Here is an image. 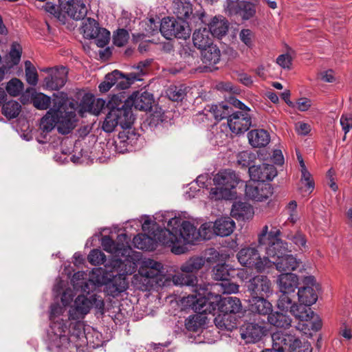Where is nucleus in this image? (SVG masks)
<instances>
[{"label": "nucleus", "instance_id": "obj_34", "mask_svg": "<svg viewBox=\"0 0 352 352\" xmlns=\"http://www.w3.org/2000/svg\"><path fill=\"white\" fill-rule=\"evenodd\" d=\"M235 228V222L229 217L217 219L214 223L213 230L216 235L227 236L230 235Z\"/></svg>", "mask_w": 352, "mask_h": 352}, {"label": "nucleus", "instance_id": "obj_42", "mask_svg": "<svg viewBox=\"0 0 352 352\" xmlns=\"http://www.w3.org/2000/svg\"><path fill=\"white\" fill-rule=\"evenodd\" d=\"M188 90L185 85H170L166 90V96L173 102H182L186 97Z\"/></svg>", "mask_w": 352, "mask_h": 352}, {"label": "nucleus", "instance_id": "obj_31", "mask_svg": "<svg viewBox=\"0 0 352 352\" xmlns=\"http://www.w3.org/2000/svg\"><path fill=\"white\" fill-rule=\"evenodd\" d=\"M230 23L223 16H214L208 23V30L212 36L221 38L227 34Z\"/></svg>", "mask_w": 352, "mask_h": 352}, {"label": "nucleus", "instance_id": "obj_15", "mask_svg": "<svg viewBox=\"0 0 352 352\" xmlns=\"http://www.w3.org/2000/svg\"><path fill=\"white\" fill-rule=\"evenodd\" d=\"M301 281L302 285L298 287L296 295L300 305L310 307L317 301L316 292L320 290L321 286L314 276H303Z\"/></svg>", "mask_w": 352, "mask_h": 352}, {"label": "nucleus", "instance_id": "obj_29", "mask_svg": "<svg viewBox=\"0 0 352 352\" xmlns=\"http://www.w3.org/2000/svg\"><path fill=\"white\" fill-rule=\"evenodd\" d=\"M139 274L146 278H155L164 275L163 266L161 263L148 258L144 261L139 268Z\"/></svg>", "mask_w": 352, "mask_h": 352}, {"label": "nucleus", "instance_id": "obj_10", "mask_svg": "<svg viewBox=\"0 0 352 352\" xmlns=\"http://www.w3.org/2000/svg\"><path fill=\"white\" fill-rule=\"evenodd\" d=\"M160 31L166 39L175 37L186 40L190 37L191 34V29L188 21L170 16H166L162 19Z\"/></svg>", "mask_w": 352, "mask_h": 352}, {"label": "nucleus", "instance_id": "obj_25", "mask_svg": "<svg viewBox=\"0 0 352 352\" xmlns=\"http://www.w3.org/2000/svg\"><path fill=\"white\" fill-rule=\"evenodd\" d=\"M175 228V234H177L179 244H184L185 246L187 244H193L201 236L199 231L188 221H182L179 229L177 227Z\"/></svg>", "mask_w": 352, "mask_h": 352}, {"label": "nucleus", "instance_id": "obj_41", "mask_svg": "<svg viewBox=\"0 0 352 352\" xmlns=\"http://www.w3.org/2000/svg\"><path fill=\"white\" fill-rule=\"evenodd\" d=\"M133 243L135 248L144 250L152 251L155 249V241L153 235L149 234H138L134 236Z\"/></svg>", "mask_w": 352, "mask_h": 352}, {"label": "nucleus", "instance_id": "obj_30", "mask_svg": "<svg viewBox=\"0 0 352 352\" xmlns=\"http://www.w3.org/2000/svg\"><path fill=\"white\" fill-rule=\"evenodd\" d=\"M269 296H254L249 299V309L254 314L269 316L272 311V305L267 300Z\"/></svg>", "mask_w": 352, "mask_h": 352}, {"label": "nucleus", "instance_id": "obj_4", "mask_svg": "<svg viewBox=\"0 0 352 352\" xmlns=\"http://www.w3.org/2000/svg\"><path fill=\"white\" fill-rule=\"evenodd\" d=\"M142 230L153 235L155 243H159L171 247V252L175 254L179 255L188 250V248L184 244H179L177 234H175V227L172 229L162 228L156 222H152L150 219H146L142 224Z\"/></svg>", "mask_w": 352, "mask_h": 352}, {"label": "nucleus", "instance_id": "obj_52", "mask_svg": "<svg viewBox=\"0 0 352 352\" xmlns=\"http://www.w3.org/2000/svg\"><path fill=\"white\" fill-rule=\"evenodd\" d=\"M23 89V83L16 78H12L6 87V91L12 96H19Z\"/></svg>", "mask_w": 352, "mask_h": 352}, {"label": "nucleus", "instance_id": "obj_1", "mask_svg": "<svg viewBox=\"0 0 352 352\" xmlns=\"http://www.w3.org/2000/svg\"><path fill=\"white\" fill-rule=\"evenodd\" d=\"M195 309L208 311L209 314L220 313L235 315L242 310V305L237 297L225 296L212 292L208 286L198 288L197 296H190L188 300Z\"/></svg>", "mask_w": 352, "mask_h": 352}, {"label": "nucleus", "instance_id": "obj_39", "mask_svg": "<svg viewBox=\"0 0 352 352\" xmlns=\"http://www.w3.org/2000/svg\"><path fill=\"white\" fill-rule=\"evenodd\" d=\"M250 144L254 147H263L269 144L270 138L267 131L254 129L248 134Z\"/></svg>", "mask_w": 352, "mask_h": 352}, {"label": "nucleus", "instance_id": "obj_61", "mask_svg": "<svg viewBox=\"0 0 352 352\" xmlns=\"http://www.w3.org/2000/svg\"><path fill=\"white\" fill-rule=\"evenodd\" d=\"M254 37V34L250 29H243L239 33V38L241 41L248 47H252L253 46Z\"/></svg>", "mask_w": 352, "mask_h": 352}, {"label": "nucleus", "instance_id": "obj_14", "mask_svg": "<svg viewBox=\"0 0 352 352\" xmlns=\"http://www.w3.org/2000/svg\"><path fill=\"white\" fill-rule=\"evenodd\" d=\"M52 107L49 109L57 111V115L65 117V119L71 118L72 122L76 124L77 122L76 114V105L78 102L72 100L68 101L67 94L63 91H58L52 94Z\"/></svg>", "mask_w": 352, "mask_h": 352}, {"label": "nucleus", "instance_id": "obj_45", "mask_svg": "<svg viewBox=\"0 0 352 352\" xmlns=\"http://www.w3.org/2000/svg\"><path fill=\"white\" fill-rule=\"evenodd\" d=\"M52 98L46 94L37 92L34 89V93L32 96V104L39 110H47L50 107Z\"/></svg>", "mask_w": 352, "mask_h": 352}, {"label": "nucleus", "instance_id": "obj_58", "mask_svg": "<svg viewBox=\"0 0 352 352\" xmlns=\"http://www.w3.org/2000/svg\"><path fill=\"white\" fill-rule=\"evenodd\" d=\"M22 54V47L16 42H14L11 45L10 52V56L12 60L13 65H16L19 63Z\"/></svg>", "mask_w": 352, "mask_h": 352}, {"label": "nucleus", "instance_id": "obj_63", "mask_svg": "<svg viewBox=\"0 0 352 352\" xmlns=\"http://www.w3.org/2000/svg\"><path fill=\"white\" fill-rule=\"evenodd\" d=\"M107 103L108 102H107L105 100L102 99V98H98L96 101V102H93V107L91 109V114L93 115H95V116H98L100 112L102 111V109H104V107H106L109 111L108 113L109 112V109L107 106Z\"/></svg>", "mask_w": 352, "mask_h": 352}, {"label": "nucleus", "instance_id": "obj_46", "mask_svg": "<svg viewBox=\"0 0 352 352\" xmlns=\"http://www.w3.org/2000/svg\"><path fill=\"white\" fill-rule=\"evenodd\" d=\"M65 12L72 19L78 21L84 19L87 13V9L85 3L77 1L72 4V7H69Z\"/></svg>", "mask_w": 352, "mask_h": 352}, {"label": "nucleus", "instance_id": "obj_3", "mask_svg": "<svg viewBox=\"0 0 352 352\" xmlns=\"http://www.w3.org/2000/svg\"><path fill=\"white\" fill-rule=\"evenodd\" d=\"M135 117L133 114H130L126 110L120 113L113 111L109 109V112L106 115L105 119L102 123V129L106 133L113 132L117 126H120L122 129L120 131L118 138L120 144H132L134 140H138L140 135L135 129L133 128Z\"/></svg>", "mask_w": 352, "mask_h": 352}, {"label": "nucleus", "instance_id": "obj_7", "mask_svg": "<svg viewBox=\"0 0 352 352\" xmlns=\"http://www.w3.org/2000/svg\"><path fill=\"white\" fill-rule=\"evenodd\" d=\"M57 111L49 109L45 116L40 120L38 130L41 131L40 138L37 141L40 144L47 142V135L57 126V130L62 135L69 134L76 126V124L72 122L71 118L65 119V117L57 115Z\"/></svg>", "mask_w": 352, "mask_h": 352}, {"label": "nucleus", "instance_id": "obj_8", "mask_svg": "<svg viewBox=\"0 0 352 352\" xmlns=\"http://www.w3.org/2000/svg\"><path fill=\"white\" fill-rule=\"evenodd\" d=\"M272 340L277 352H312L310 342H302L296 334L276 331L272 334Z\"/></svg>", "mask_w": 352, "mask_h": 352}, {"label": "nucleus", "instance_id": "obj_5", "mask_svg": "<svg viewBox=\"0 0 352 352\" xmlns=\"http://www.w3.org/2000/svg\"><path fill=\"white\" fill-rule=\"evenodd\" d=\"M206 264V259L202 256H194L190 257L180 265L181 273L173 276L176 285L191 286L194 290L202 287L198 285V275ZM206 286V285L203 287Z\"/></svg>", "mask_w": 352, "mask_h": 352}, {"label": "nucleus", "instance_id": "obj_38", "mask_svg": "<svg viewBox=\"0 0 352 352\" xmlns=\"http://www.w3.org/2000/svg\"><path fill=\"white\" fill-rule=\"evenodd\" d=\"M267 321L271 325L278 329H286L291 327L292 320L287 314L272 310L267 316Z\"/></svg>", "mask_w": 352, "mask_h": 352}, {"label": "nucleus", "instance_id": "obj_57", "mask_svg": "<svg viewBox=\"0 0 352 352\" xmlns=\"http://www.w3.org/2000/svg\"><path fill=\"white\" fill-rule=\"evenodd\" d=\"M129 38V34L125 29H119L117 33L113 34V44L118 47L124 46Z\"/></svg>", "mask_w": 352, "mask_h": 352}, {"label": "nucleus", "instance_id": "obj_62", "mask_svg": "<svg viewBox=\"0 0 352 352\" xmlns=\"http://www.w3.org/2000/svg\"><path fill=\"white\" fill-rule=\"evenodd\" d=\"M115 241L116 243V245H117L120 252L124 251L127 248H130V245H129L130 238L128 236V235L126 234H118L117 236V239Z\"/></svg>", "mask_w": 352, "mask_h": 352}, {"label": "nucleus", "instance_id": "obj_50", "mask_svg": "<svg viewBox=\"0 0 352 352\" xmlns=\"http://www.w3.org/2000/svg\"><path fill=\"white\" fill-rule=\"evenodd\" d=\"M25 72L27 82L32 86H36L38 83V76L35 67L30 60L25 61Z\"/></svg>", "mask_w": 352, "mask_h": 352}, {"label": "nucleus", "instance_id": "obj_11", "mask_svg": "<svg viewBox=\"0 0 352 352\" xmlns=\"http://www.w3.org/2000/svg\"><path fill=\"white\" fill-rule=\"evenodd\" d=\"M259 252L261 251L257 247H245L239 251L236 257L241 265L263 272L270 267V261L265 256L261 258Z\"/></svg>", "mask_w": 352, "mask_h": 352}, {"label": "nucleus", "instance_id": "obj_37", "mask_svg": "<svg viewBox=\"0 0 352 352\" xmlns=\"http://www.w3.org/2000/svg\"><path fill=\"white\" fill-rule=\"evenodd\" d=\"M201 60L203 63L208 66H214L221 60V51L214 44L201 50Z\"/></svg>", "mask_w": 352, "mask_h": 352}, {"label": "nucleus", "instance_id": "obj_40", "mask_svg": "<svg viewBox=\"0 0 352 352\" xmlns=\"http://www.w3.org/2000/svg\"><path fill=\"white\" fill-rule=\"evenodd\" d=\"M82 344L74 343L69 336L60 334L50 344V348L54 349L56 352H67L69 348H78Z\"/></svg>", "mask_w": 352, "mask_h": 352}, {"label": "nucleus", "instance_id": "obj_43", "mask_svg": "<svg viewBox=\"0 0 352 352\" xmlns=\"http://www.w3.org/2000/svg\"><path fill=\"white\" fill-rule=\"evenodd\" d=\"M1 106V113L8 120L16 118L21 110L20 104L13 100L4 102Z\"/></svg>", "mask_w": 352, "mask_h": 352}, {"label": "nucleus", "instance_id": "obj_48", "mask_svg": "<svg viewBox=\"0 0 352 352\" xmlns=\"http://www.w3.org/2000/svg\"><path fill=\"white\" fill-rule=\"evenodd\" d=\"M96 279H99L98 269L92 272L90 278L87 280H82L80 283H77L76 285H80L82 292L89 294L100 287L95 280Z\"/></svg>", "mask_w": 352, "mask_h": 352}, {"label": "nucleus", "instance_id": "obj_49", "mask_svg": "<svg viewBox=\"0 0 352 352\" xmlns=\"http://www.w3.org/2000/svg\"><path fill=\"white\" fill-rule=\"evenodd\" d=\"M280 235V231L276 228H273L269 231L268 226L265 225L263 227L261 232L258 234V245H263L265 243L269 240H272V238L279 236Z\"/></svg>", "mask_w": 352, "mask_h": 352}, {"label": "nucleus", "instance_id": "obj_20", "mask_svg": "<svg viewBox=\"0 0 352 352\" xmlns=\"http://www.w3.org/2000/svg\"><path fill=\"white\" fill-rule=\"evenodd\" d=\"M228 12L230 16H239L248 21L256 14V5L248 1L232 0L228 2Z\"/></svg>", "mask_w": 352, "mask_h": 352}, {"label": "nucleus", "instance_id": "obj_21", "mask_svg": "<svg viewBox=\"0 0 352 352\" xmlns=\"http://www.w3.org/2000/svg\"><path fill=\"white\" fill-rule=\"evenodd\" d=\"M273 194V188L269 183L254 182L246 184L245 196L248 199L256 201L267 200Z\"/></svg>", "mask_w": 352, "mask_h": 352}, {"label": "nucleus", "instance_id": "obj_22", "mask_svg": "<svg viewBox=\"0 0 352 352\" xmlns=\"http://www.w3.org/2000/svg\"><path fill=\"white\" fill-rule=\"evenodd\" d=\"M248 173L250 179L254 182H264L272 181L277 175V170L272 164L262 163L249 167Z\"/></svg>", "mask_w": 352, "mask_h": 352}, {"label": "nucleus", "instance_id": "obj_33", "mask_svg": "<svg viewBox=\"0 0 352 352\" xmlns=\"http://www.w3.org/2000/svg\"><path fill=\"white\" fill-rule=\"evenodd\" d=\"M173 12L178 19H187L195 18L192 13V5L189 0H174L173 2Z\"/></svg>", "mask_w": 352, "mask_h": 352}, {"label": "nucleus", "instance_id": "obj_51", "mask_svg": "<svg viewBox=\"0 0 352 352\" xmlns=\"http://www.w3.org/2000/svg\"><path fill=\"white\" fill-rule=\"evenodd\" d=\"M75 309L77 312L80 314L85 315L89 313L91 309V301L90 298H87L84 295L78 296L75 301Z\"/></svg>", "mask_w": 352, "mask_h": 352}, {"label": "nucleus", "instance_id": "obj_60", "mask_svg": "<svg viewBox=\"0 0 352 352\" xmlns=\"http://www.w3.org/2000/svg\"><path fill=\"white\" fill-rule=\"evenodd\" d=\"M80 324L72 325V324L69 325V337L74 343L85 337V332L80 329Z\"/></svg>", "mask_w": 352, "mask_h": 352}, {"label": "nucleus", "instance_id": "obj_47", "mask_svg": "<svg viewBox=\"0 0 352 352\" xmlns=\"http://www.w3.org/2000/svg\"><path fill=\"white\" fill-rule=\"evenodd\" d=\"M94 96L90 93L84 94L80 102L76 105V112L78 111L79 116L82 118L85 116L87 112L91 113Z\"/></svg>", "mask_w": 352, "mask_h": 352}, {"label": "nucleus", "instance_id": "obj_12", "mask_svg": "<svg viewBox=\"0 0 352 352\" xmlns=\"http://www.w3.org/2000/svg\"><path fill=\"white\" fill-rule=\"evenodd\" d=\"M135 79L133 74H125L118 69H115L104 76V80L98 85V89L101 93H107L115 85L116 89L122 91L129 89Z\"/></svg>", "mask_w": 352, "mask_h": 352}, {"label": "nucleus", "instance_id": "obj_19", "mask_svg": "<svg viewBox=\"0 0 352 352\" xmlns=\"http://www.w3.org/2000/svg\"><path fill=\"white\" fill-rule=\"evenodd\" d=\"M250 297L270 296L272 294V284L265 275H256L245 282V285Z\"/></svg>", "mask_w": 352, "mask_h": 352}, {"label": "nucleus", "instance_id": "obj_32", "mask_svg": "<svg viewBox=\"0 0 352 352\" xmlns=\"http://www.w3.org/2000/svg\"><path fill=\"white\" fill-rule=\"evenodd\" d=\"M230 214L236 220L245 221L253 217L254 210L250 204L238 201L233 203Z\"/></svg>", "mask_w": 352, "mask_h": 352}, {"label": "nucleus", "instance_id": "obj_16", "mask_svg": "<svg viewBox=\"0 0 352 352\" xmlns=\"http://www.w3.org/2000/svg\"><path fill=\"white\" fill-rule=\"evenodd\" d=\"M198 295V288L196 290H194V294H191L188 295L186 297H184L182 298V304L186 309H190L196 312L195 314L190 315L188 318H186L184 326L185 329L188 332L197 333L202 329H205L206 325L207 324L208 317L206 314L209 311H202V310L195 309L192 308V306L188 300V298L190 296H197Z\"/></svg>", "mask_w": 352, "mask_h": 352}, {"label": "nucleus", "instance_id": "obj_13", "mask_svg": "<svg viewBox=\"0 0 352 352\" xmlns=\"http://www.w3.org/2000/svg\"><path fill=\"white\" fill-rule=\"evenodd\" d=\"M291 293H281L277 301V307L282 311H289L292 315L299 320H311L314 319L315 314L310 307L297 305L293 302L289 294Z\"/></svg>", "mask_w": 352, "mask_h": 352}, {"label": "nucleus", "instance_id": "obj_26", "mask_svg": "<svg viewBox=\"0 0 352 352\" xmlns=\"http://www.w3.org/2000/svg\"><path fill=\"white\" fill-rule=\"evenodd\" d=\"M68 69L63 65L58 66V68L46 76L44 79V85L47 89L51 90H59L67 80Z\"/></svg>", "mask_w": 352, "mask_h": 352}, {"label": "nucleus", "instance_id": "obj_55", "mask_svg": "<svg viewBox=\"0 0 352 352\" xmlns=\"http://www.w3.org/2000/svg\"><path fill=\"white\" fill-rule=\"evenodd\" d=\"M101 244L104 249L107 252L110 253H119L120 252L115 241L109 235L103 236L101 239Z\"/></svg>", "mask_w": 352, "mask_h": 352}, {"label": "nucleus", "instance_id": "obj_64", "mask_svg": "<svg viewBox=\"0 0 352 352\" xmlns=\"http://www.w3.org/2000/svg\"><path fill=\"white\" fill-rule=\"evenodd\" d=\"M340 124L344 133L346 134L352 128V115L343 114L340 118Z\"/></svg>", "mask_w": 352, "mask_h": 352}, {"label": "nucleus", "instance_id": "obj_54", "mask_svg": "<svg viewBox=\"0 0 352 352\" xmlns=\"http://www.w3.org/2000/svg\"><path fill=\"white\" fill-rule=\"evenodd\" d=\"M256 159V156L254 153L248 151H243L238 155V164L241 165L243 167H250L253 166L252 164L254 160Z\"/></svg>", "mask_w": 352, "mask_h": 352}, {"label": "nucleus", "instance_id": "obj_27", "mask_svg": "<svg viewBox=\"0 0 352 352\" xmlns=\"http://www.w3.org/2000/svg\"><path fill=\"white\" fill-rule=\"evenodd\" d=\"M270 267L272 265H275L276 269L282 273L294 271L297 270L301 264L300 259H297L292 254H288V252H285L282 256H276V259H270Z\"/></svg>", "mask_w": 352, "mask_h": 352}, {"label": "nucleus", "instance_id": "obj_9", "mask_svg": "<svg viewBox=\"0 0 352 352\" xmlns=\"http://www.w3.org/2000/svg\"><path fill=\"white\" fill-rule=\"evenodd\" d=\"M99 279L95 280L100 287L104 286V291L107 295L116 297L128 288L126 274L115 271L98 269Z\"/></svg>", "mask_w": 352, "mask_h": 352}, {"label": "nucleus", "instance_id": "obj_2", "mask_svg": "<svg viewBox=\"0 0 352 352\" xmlns=\"http://www.w3.org/2000/svg\"><path fill=\"white\" fill-rule=\"evenodd\" d=\"M153 102V95L146 91L142 93L135 91L130 95H126V91H122L109 96L107 106L115 112L121 113L126 110L129 113L133 114V107L140 111H151Z\"/></svg>", "mask_w": 352, "mask_h": 352}, {"label": "nucleus", "instance_id": "obj_18", "mask_svg": "<svg viewBox=\"0 0 352 352\" xmlns=\"http://www.w3.org/2000/svg\"><path fill=\"white\" fill-rule=\"evenodd\" d=\"M268 333L267 327L255 321L245 320L240 325L239 333L246 344H254L261 341Z\"/></svg>", "mask_w": 352, "mask_h": 352}, {"label": "nucleus", "instance_id": "obj_53", "mask_svg": "<svg viewBox=\"0 0 352 352\" xmlns=\"http://www.w3.org/2000/svg\"><path fill=\"white\" fill-rule=\"evenodd\" d=\"M151 62L152 60L151 59H146L144 60L140 61L136 65H133L132 67L133 69L138 70V72H130L126 74H133L135 76L136 79L133 81V84H134V82L136 81H142L143 80L142 77L146 74V72L144 71V68L148 67Z\"/></svg>", "mask_w": 352, "mask_h": 352}, {"label": "nucleus", "instance_id": "obj_6", "mask_svg": "<svg viewBox=\"0 0 352 352\" xmlns=\"http://www.w3.org/2000/svg\"><path fill=\"white\" fill-rule=\"evenodd\" d=\"M241 182L236 172L231 169L219 171L213 178L214 188L210 193L217 199H232L236 197L235 188Z\"/></svg>", "mask_w": 352, "mask_h": 352}, {"label": "nucleus", "instance_id": "obj_28", "mask_svg": "<svg viewBox=\"0 0 352 352\" xmlns=\"http://www.w3.org/2000/svg\"><path fill=\"white\" fill-rule=\"evenodd\" d=\"M278 283L281 293H294L301 286L299 277L292 272L281 273L278 277Z\"/></svg>", "mask_w": 352, "mask_h": 352}, {"label": "nucleus", "instance_id": "obj_59", "mask_svg": "<svg viewBox=\"0 0 352 352\" xmlns=\"http://www.w3.org/2000/svg\"><path fill=\"white\" fill-rule=\"evenodd\" d=\"M44 9L46 12L50 13L54 15L56 18H57L59 21H62V19L65 18V16L62 14V11L59 8V6L57 7L56 5L52 2H47L44 6Z\"/></svg>", "mask_w": 352, "mask_h": 352}, {"label": "nucleus", "instance_id": "obj_56", "mask_svg": "<svg viewBox=\"0 0 352 352\" xmlns=\"http://www.w3.org/2000/svg\"><path fill=\"white\" fill-rule=\"evenodd\" d=\"M88 261L92 265H100L105 262L106 256L100 250L94 249L88 255Z\"/></svg>", "mask_w": 352, "mask_h": 352}, {"label": "nucleus", "instance_id": "obj_35", "mask_svg": "<svg viewBox=\"0 0 352 352\" xmlns=\"http://www.w3.org/2000/svg\"><path fill=\"white\" fill-rule=\"evenodd\" d=\"M192 41L195 47L201 50L213 44L212 34L206 28L196 30L192 34Z\"/></svg>", "mask_w": 352, "mask_h": 352}, {"label": "nucleus", "instance_id": "obj_36", "mask_svg": "<svg viewBox=\"0 0 352 352\" xmlns=\"http://www.w3.org/2000/svg\"><path fill=\"white\" fill-rule=\"evenodd\" d=\"M237 322L235 315L220 312L214 319V322L218 329L230 331L236 328Z\"/></svg>", "mask_w": 352, "mask_h": 352}, {"label": "nucleus", "instance_id": "obj_24", "mask_svg": "<svg viewBox=\"0 0 352 352\" xmlns=\"http://www.w3.org/2000/svg\"><path fill=\"white\" fill-rule=\"evenodd\" d=\"M231 131L236 134H242L248 131L252 126L251 116L248 111H236L232 113V118L228 120Z\"/></svg>", "mask_w": 352, "mask_h": 352}, {"label": "nucleus", "instance_id": "obj_17", "mask_svg": "<svg viewBox=\"0 0 352 352\" xmlns=\"http://www.w3.org/2000/svg\"><path fill=\"white\" fill-rule=\"evenodd\" d=\"M83 36L85 38H94L96 45L104 47L110 41V32L99 26L97 21L87 18L82 26Z\"/></svg>", "mask_w": 352, "mask_h": 352}, {"label": "nucleus", "instance_id": "obj_23", "mask_svg": "<svg viewBox=\"0 0 352 352\" xmlns=\"http://www.w3.org/2000/svg\"><path fill=\"white\" fill-rule=\"evenodd\" d=\"M257 248L261 251H264L265 254L270 260L276 258V256H282L285 252H289L287 243L279 239V236L272 238L263 244L257 245Z\"/></svg>", "mask_w": 352, "mask_h": 352}, {"label": "nucleus", "instance_id": "obj_44", "mask_svg": "<svg viewBox=\"0 0 352 352\" xmlns=\"http://www.w3.org/2000/svg\"><path fill=\"white\" fill-rule=\"evenodd\" d=\"M232 271L230 265L226 263H218L212 270L213 278L216 280L228 282L230 280V272Z\"/></svg>", "mask_w": 352, "mask_h": 352}]
</instances>
